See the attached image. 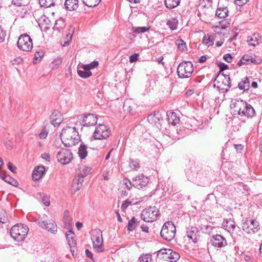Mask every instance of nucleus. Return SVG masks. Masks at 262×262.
Returning <instances> with one entry per match:
<instances>
[{
  "label": "nucleus",
  "instance_id": "20",
  "mask_svg": "<svg viewBox=\"0 0 262 262\" xmlns=\"http://www.w3.org/2000/svg\"><path fill=\"white\" fill-rule=\"evenodd\" d=\"M50 120L54 126H58L63 120L62 115L58 111H54L50 116Z\"/></svg>",
  "mask_w": 262,
  "mask_h": 262
},
{
  "label": "nucleus",
  "instance_id": "4",
  "mask_svg": "<svg viewBox=\"0 0 262 262\" xmlns=\"http://www.w3.org/2000/svg\"><path fill=\"white\" fill-rule=\"evenodd\" d=\"M141 218L146 222H151L157 220L159 216V211L155 206H149L143 210Z\"/></svg>",
  "mask_w": 262,
  "mask_h": 262
},
{
  "label": "nucleus",
  "instance_id": "12",
  "mask_svg": "<svg viewBox=\"0 0 262 262\" xmlns=\"http://www.w3.org/2000/svg\"><path fill=\"white\" fill-rule=\"evenodd\" d=\"M222 81H216L214 86H216L220 93H226L231 87L230 78L228 75H223Z\"/></svg>",
  "mask_w": 262,
  "mask_h": 262
},
{
  "label": "nucleus",
  "instance_id": "52",
  "mask_svg": "<svg viewBox=\"0 0 262 262\" xmlns=\"http://www.w3.org/2000/svg\"><path fill=\"white\" fill-rule=\"evenodd\" d=\"M98 65V62L97 61H94L92 62L90 64H84L83 65L85 68H87V70H89L90 71V70L95 68L97 67Z\"/></svg>",
  "mask_w": 262,
  "mask_h": 262
},
{
  "label": "nucleus",
  "instance_id": "64",
  "mask_svg": "<svg viewBox=\"0 0 262 262\" xmlns=\"http://www.w3.org/2000/svg\"><path fill=\"white\" fill-rule=\"evenodd\" d=\"M8 168L12 172H15V171L16 170V167H13L10 162H9L8 163Z\"/></svg>",
  "mask_w": 262,
  "mask_h": 262
},
{
  "label": "nucleus",
  "instance_id": "51",
  "mask_svg": "<svg viewBox=\"0 0 262 262\" xmlns=\"http://www.w3.org/2000/svg\"><path fill=\"white\" fill-rule=\"evenodd\" d=\"M40 196L41 198L42 201L46 206H49L50 204L49 198L44 193H40Z\"/></svg>",
  "mask_w": 262,
  "mask_h": 262
},
{
  "label": "nucleus",
  "instance_id": "57",
  "mask_svg": "<svg viewBox=\"0 0 262 262\" xmlns=\"http://www.w3.org/2000/svg\"><path fill=\"white\" fill-rule=\"evenodd\" d=\"M23 61V59L20 57H18L11 61L13 65H17Z\"/></svg>",
  "mask_w": 262,
  "mask_h": 262
},
{
  "label": "nucleus",
  "instance_id": "61",
  "mask_svg": "<svg viewBox=\"0 0 262 262\" xmlns=\"http://www.w3.org/2000/svg\"><path fill=\"white\" fill-rule=\"evenodd\" d=\"M23 0H12V4L15 6H20L22 5Z\"/></svg>",
  "mask_w": 262,
  "mask_h": 262
},
{
  "label": "nucleus",
  "instance_id": "32",
  "mask_svg": "<svg viewBox=\"0 0 262 262\" xmlns=\"http://www.w3.org/2000/svg\"><path fill=\"white\" fill-rule=\"evenodd\" d=\"M82 70L78 69L77 73L78 75L83 78H86L89 77L92 75V72L89 70H87V68H85L83 65L82 66Z\"/></svg>",
  "mask_w": 262,
  "mask_h": 262
},
{
  "label": "nucleus",
  "instance_id": "8",
  "mask_svg": "<svg viewBox=\"0 0 262 262\" xmlns=\"http://www.w3.org/2000/svg\"><path fill=\"white\" fill-rule=\"evenodd\" d=\"M243 230L247 233H254L259 229V223L258 221L250 218H246L242 225Z\"/></svg>",
  "mask_w": 262,
  "mask_h": 262
},
{
  "label": "nucleus",
  "instance_id": "34",
  "mask_svg": "<svg viewBox=\"0 0 262 262\" xmlns=\"http://www.w3.org/2000/svg\"><path fill=\"white\" fill-rule=\"evenodd\" d=\"M66 237L68 240V243L70 247L74 246L76 243L74 239V233L71 231L69 230L66 233Z\"/></svg>",
  "mask_w": 262,
  "mask_h": 262
},
{
  "label": "nucleus",
  "instance_id": "11",
  "mask_svg": "<svg viewBox=\"0 0 262 262\" xmlns=\"http://www.w3.org/2000/svg\"><path fill=\"white\" fill-rule=\"evenodd\" d=\"M56 157L58 162L63 165L69 164L73 159L72 152L66 149H60L57 152Z\"/></svg>",
  "mask_w": 262,
  "mask_h": 262
},
{
  "label": "nucleus",
  "instance_id": "43",
  "mask_svg": "<svg viewBox=\"0 0 262 262\" xmlns=\"http://www.w3.org/2000/svg\"><path fill=\"white\" fill-rule=\"evenodd\" d=\"M139 262H151V255L150 254H142L139 257Z\"/></svg>",
  "mask_w": 262,
  "mask_h": 262
},
{
  "label": "nucleus",
  "instance_id": "45",
  "mask_svg": "<svg viewBox=\"0 0 262 262\" xmlns=\"http://www.w3.org/2000/svg\"><path fill=\"white\" fill-rule=\"evenodd\" d=\"M129 167L134 170H137L139 168V162L138 160H130L129 163Z\"/></svg>",
  "mask_w": 262,
  "mask_h": 262
},
{
  "label": "nucleus",
  "instance_id": "49",
  "mask_svg": "<svg viewBox=\"0 0 262 262\" xmlns=\"http://www.w3.org/2000/svg\"><path fill=\"white\" fill-rule=\"evenodd\" d=\"M138 204L137 202L133 203L131 201H130L129 199H127L122 204L121 208L122 211H124L127 208V207L129 205H130L132 204L135 205V204Z\"/></svg>",
  "mask_w": 262,
  "mask_h": 262
},
{
  "label": "nucleus",
  "instance_id": "19",
  "mask_svg": "<svg viewBox=\"0 0 262 262\" xmlns=\"http://www.w3.org/2000/svg\"><path fill=\"white\" fill-rule=\"evenodd\" d=\"M241 113L238 114V115L244 116L247 117H251L254 116L255 112L254 109L252 106L246 102L244 104V106L242 107Z\"/></svg>",
  "mask_w": 262,
  "mask_h": 262
},
{
  "label": "nucleus",
  "instance_id": "5",
  "mask_svg": "<svg viewBox=\"0 0 262 262\" xmlns=\"http://www.w3.org/2000/svg\"><path fill=\"white\" fill-rule=\"evenodd\" d=\"M193 70V64L190 61H185L179 64L177 73L180 78H185L191 76Z\"/></svg>",
  "mask_w": 262,
  "mask_h": 262
},
{
  "label": "nucleus",
  "instance_id": "23",
  "mask_svg": "<svg viewBox=\"0 0 262 262\" xmlns=\"http://www.w3.org/2000/svg\"><path fill=\"white\" fill-rule=\"evenodd\" d=\"M187 236L193 243H196L199 237V231L197 228L191 227L190 229H188Z\"/></svg>",
  "mask_w": 262,
  "mask_h": 262
},
{
  "label": "nucleus",
  "instance_id": "55",
  "mask_svg": "<svg viewBox=\"0 0 262 262\" xmlns=\"http://www.w3.org/2000/svg\"><path fill=\"white\" fill-rule=\"evenodd\" d=\"M139 54L134 53L129 56V61L132 63L136 61L138 59Z\"/></svg>",
  "mask_w": 262,
  "mask_h": 262
},
{
  "label": "nucleus",
  "instance_id": "47",
  "mask_svg": "<svg viewBox=\"0 0 262 262\" xmlns=\"http://www.w3.org/2000/svg\"><path fill=\"white\" fill-rule=\"evenodd\" d=\"M9 219L6 212L0 211V222L4 224L8 222Z\"/></svg>",
  "mask_w": 262,
  "mask_h": 262
},
{
  "label": "nucleus",
  "instance_id": "7",
  "mask_svg": "<svg viewBox=\"0 0 262 262\" xmlns=\"http://www.w3.org/2000/svg\"><path fill=\"white\" fill-rule=\"evenodd\" d=\"M18 48L24 51H30L33 48V42L32 39L27 34L21 35L17 42Z\"/></svg>",
  "mask_w": 262,
  "mask_h": 262
},
{
  "label": "nucleus",
  "instance_id": "41",
  "mask_svg": "<svg viewBox=\"0 0 262 262\" xmlns=\"http://www.w3.org/2000/svg\"><path fill=\"white\" fill-rule=\"evenodd\" d=\"M138 224L137 220L135 217H133L128 222L127 229L129 231H132L136 228Z\"/></svg>",
  "mask_w": 262,
  "mask_h": 262
},
{
  "label": "nucleus",
  "instance_id": "63",
  "mask_svg": "<svg viewBox=\"0 0 262 262\" xmlns=\"http://www.w3.org/2000/svg\"><path fill=\"white\" fill-rule=\"evenodd\" d=\"M85 255L88 257L91 258V259H93V255L92 253L88 249L85 250Z\"/></svg>",
  "mask_w": 262,
  "mask_h": 262
},
{
  "label": "nucleus",
  "instance_id": "44",
  "mask_svg": "<svg viewBox=\"0 0 262 262\" xmlns=\"http://www.w3.org/2000/svg\"><path fill=\"white\" fill-rule=\"evenodd\" d=\"M149 29V28L146 27H133L132 29V31L134 33H136L138 34L144 33L147 31Z\"/></svg>",
  "mask_w": 262,
  "mask_h": 262
},
{
  "label": "nucleus",
  "instance_id": "60",
  "mask_svg": "<svg viewBox=\"0 0 262 262\" xmlns=\"http://www.w3.org/2000/svg\"><path fill=\"white\" fill-rule=\"evenodd\" d=\"M248 0H235V4L238 6H243L246 4Z\"/></svg>",
  "mask_w": 262,
  "mask_h": 262
},
{
  "label": "nucleus",
  "instance_id": "42",
  "mask_svg": "<svg viewBox=\"0 0 262 262\" xmlns=\"http://www.w3.org/2000/svg\"><path fill=\"white\" fill-rule=\"evenodd\" d=\"M101 0H82L83 4L89 7H94L97 6Z\"/></svg>",
  "mask_w": 262,
  "mask_h": 262
},
{
  "label": "nucleus",
  "instance_id": "39",
  "mask_svg": "<svg viewBox=\"0 0 262 262\" xmlns=\"http://www.w3.org/2000/svg\"><path fill=\"white\" fill-rule=\"evenodd\" d=\"M56 1V0H39L40 6L46 8L55 6Z\"/></svg>",
  "mask_w": 262,
  "mask_h": 262
},
{
  "label": "nucleus",
  "instance_id": "53",
  "mask_svg": "<svg viewBox=\"0 0 262 262\" xmlns=\"http://www.w3.org/2000/svg\"><path fill=\"white\" fill-rule=\"evenodd\" d=\"M6 36V31L0 26V43L3 42Z\"/></svg>",
  "mask_w": 262,
  "mask_h": 262
},
{
  "label": "nucleus",
  "instance_id": "29",
  "mask_svg": "<svg viewBox=\"0 0 262 262\" xmlns=\"http://www.w3.org/2000/svg\"><path fill=\"white\" fill-rule=\"evenodd\" d=\"M223 226L225 229L227 230L229 232L233 231L236 227L234 222L231 220H227L226 222H224Z\"/></svg>",
  "mask_w": 262,
  "mask_h": 262
},
{
  "label": "nucleus",
  "instance_id": "30",
  "mask_svg": "<svg viewBox=\"0 0 262 262\" xmlns=\"http://www.w3.org/2000/svg\"><path fill=\"white\" fill-rule=\"evenodd\" d=\"M92 170V168L91 167H88L86 166H82L79 169V173L78 175L79 176H82V177H85L87 175L91 173Z\"/></svg>",
  "mask_w": 262,
  "mask_h": 262
},
{
  "label": "nucleus",
  "instance_id": "18",
  "mask_svg": "<svg viewBox=\"0 0 262 262\" xmlns=\"http://www.w3.org/2000/svg\"><path fill=\"white\" fill-rule=\"evenodd\" d=\"M245 102L246 101L241 99H234L231 100L230 107L233 115H238L239 113H241L242 107L244 106Z\"/></svg>",
  "mask_w": 262,
  "mask_h": 262
},
{
  "label": "nucleus",
  "instance_id": "58",
  "mask_svg": "<svg viewBox=\"0 0 262 262\" xmlns=\"http://www.w3.org/2000/svg\"><path fill=\"white\" fill-rule=\"evenodd\" d=\"M218 66L220 68V71H224L228 69V66L223 62H220Z\"/></svg>",
  "mask_w": 262,
  "mask_h": 262
},
{
  "label": "nucleus",
  "instance_id": "14",
  "mask_svg": "<svg viewBox=\"0 0 262 262\" xmlns=\"http://www.w3.org/2000/svg\"><path fill=\"white\" fill-rule=\"evenodd\" d=\"M148 183V179L142 174H139L132 179V184L138 189L145 187Z\"/></svg>",
  "mask_w": 262,
  "mask_h": 262
},
{
  "label": "nucleus",
  "instance_id": "35",
  "mask_svg": "<svg viewBox=\"0 0 262 262\" xmlns=\"http://www.w3.org/2000/svg\"><path fill=\"white\" fill-rule=\"evenodd\" d=\"M87 147L86 146L83 144H81L78 150V155L81 159H84L87 156Z\"/></svg>",
  "mask_w": 262,
  "mask_h": 262
},
{
  "label": "nucleus",
  "instance_id": "15",
  "mask_svg": "<svg viewBox=\"0 0 262 262\" xmlns=\"http://www.w3.org/2000/svg\"><path fill=\"white\" fill-rule=\"evenodd\" d=\"M38 225L42 228L53 234H55L57 231V225L53 221L50 220L47 222L39 220L38 222Z\"/></svg>",
  "mask_w": 262,
  "mask_h": 262
},
{
  "label": "nucleus",
  "instance_id": "28",
  "mask_svg": "<svg viewBox=\"0 0 262 262\" xmlns=\"http://www.w3.org/2000/svg\"><path fill=\"white\" fill-rule=\"evenodd\" d=\"M83 180L84 177L78 175V178H75L73 180L72 187L74 188L76 190H79L82 185Z\"/></svg>",
  "mask_w": 262,
  "mask_h": 262
},
{
  "label": "nucleus",
  "instance_id": "27",
  "mask_svg": "<svg viewBox=\"0 0 262 262\" xmlns=\"http://www.w3.org/2000/svg\"><path fill=\"white\" fill-rule=\"evenodd\" d=\"M72 219L70 215V212L68 210H66L63 213V222L64 227L69 229L71 227Z\"/></svg>",
  "mask_w": 262,
  "mask_h": 262
},
{
  "label": "nucleus",
  "instance_id": "16",
  "mask_svg": "<svg viewBox=\"0 0 262 262\" xmlns=\"http://www.w3.org/2000/svg\"><path fill=\"white\" fill-rule=\"evenodd\" d=\"M260 60L258 59L254 55H244L238 61L237 64L239 66L242 64H249L250 63L258 64L260 63Z\"/></svg>",
  "mask_w": 262,
  "mask_h": 262
},
{
  "label": "nucleus",
  "instance_id": "3",
  "mask_svg": "<svg viewBox=\"0 0 262 262\" xmlns=\"http://www.w3.org/2000/svg\"><path fill=\"white\" fill-rule=\"evenodd\" d=\"M176 233V228L174 224L171 221H168L162 226L160 235L163 239L170 241L175 237Z\"/></svg>",
  "mask_w": 262,
  "mask_h": 262
},
{
  "label": "nucleus",
  "instance_id": "50",
  "mask_svg": "<svg viewBox=\"0 0 262 262\" xmlns=\"http://www.w3.org/2000/svg\"><path fill=\"white\" fill-rule=\"evenodd\" d=\"M62 62V58L61 57H57L55 58L54 61L51 63L52 68H57Z\"/></svg>",
  "mask_w": 262,
  "mask_h": 262
},
{
  "label": "nucleus",
  "instance_id": "21",
  "mask_svg": "<svg viewBox=\"0 0 262 262\" xmlns=\"http://www.w3.org/2000/svg\"><path fill=\"white\" fill-rule=\"evenodd\" d=\"M147 120L149 123L156 125L158 128H159V126H161L160 122L162 120V119L159 113H157L151 114L148 115Z\"/></svg>",
  "mask_w": 262,
  "mask_h": 262
},
{
  "label": "nucleus",
  "instance_id": "54",
  "mask_svg": "<svg viewBox=\"0 0 262 262\" xmlns=\"http://www.w3.org/2000/svg\"><path fill=\"white\" fill-rule=\"evenodd\" d=\"M67 37L68 38V39L67 41H64V43H63L62 46L64 47L68 46L70 44V43L71 42V41L72 38V33H71V32H69L67 35Z\"/></svg>",
  "mask_w": 262,
  "mask_h": 262
},
{
  "label": "nucleus",
  "instance_id": "6",
  "mask_svg": "<svg viewBox=\"0 0 262 262\" xmlns=\"http://www.w3.org/2000/svg\"><path fill=\"white\" fill-rule=\"evenodd\" d=\"M157 256L170 262H176L180 258L179 254L170 249H162L158 251Z\"/></svg>",
  "mask_w": 262,
  "mask_h": 262
},
{
  "label": "nucleus",
  "instance_id": "38",
  "mask_svg": "<svg viewBox=\"0 0 262 262\" xmlns=\"http://www.w3.org/2000/svg\"><path fill=\"white\" fill-rule=\"evenodd\" d=\"M214 38L211 35H205L203 38V43L207 45L208 47L212 46L213 44Z\"/></svg>",
  "mask_w": 262,
  "mask_h": 262
},
{
  "label": "nucleus",
  "instance_id": "33",
  "mask_svg": "<svg viewBox=\"0 0 262 262\" xmlns=\"http://www.w3.org/2000/svg\"><path fill=\"white\" fill-rule=\"evenodd\" d=\"M249 78L245 77L238 83V87L241 90L247 91L249 88Z\"/></svg>",
  "mask_w": 262,
  "mask_h": 262
},
{
  "label": "nucleus",
  "instance_id": "24",
  "mask_svg": "<svg viewBox=\"0 0 262 262\" xmlns=\"http://www.w3.org/2000/svg\"><path fill=\"white\" fill-rule=\"evenodd\" d=\"M45 168L43 166L36 167L32 173V178L34 181H38L41 179L45 173Z\"/></svg>",
  "mask_w": 262,
  "mask_h": 262
},
{
  "label": "nucleus",
  "instance_id": "25",
  "mask_svg": "<svg viewBox=\"0 0 262 262\" xmlns=\"http://www.w3.org/2000/svg\"><path fill=\"white\" fill-rule=\"evenodd\" d=\"M167 116L169 124H171L172 125L174 126L179 123L180 118L175 113L171 112H168L167 113Z\"/></svg>",
  "mask_w": 262,
  "mask_h": 262
},
{
  "label": "nucleus",
  "instance_id": "48",
  "mask_svg": "<svg viewBox=\"0 0 262 262\" xmlns=\"http://www.w3.org/2000/svg\"><path fill=\"white\" fill-rule=\"evenodd\" d=\"M213 228L210 225H202L201 226V229L203 231V232L207 234H210Z\"/></svg>",
  "mask_w": 262,
  "mask_h": 262
},
{
  "label": "nucleus",
  "instance_id": "26",
  "mask_svg": "<svg viewBox=\"0 0 262 262\" xmlns=\"http://www.w3.org/2000/svg\"><path fill=\"white\" fill-rule=\"evenodd\" d=\"M64 6L69 11L74 10L78 7V0H66Z\"/></svg>",
  "mask_w": 262,
  "mask_h": 262
},
{
  "label": "nucleus",
  "instance_id": "13",
  "mask_svg": "<svg viewBox=\"0 0 262 262\" xmlns=\"http://www.w3.org/2000/svg\"><path fill=\"white\" fill-rule=\"evenodd\" d=\"M80 119L81 120L80 124L84 126H94L97 123V117L94 114H88L80 116Z\"/></svg>",
  "mask_w": 262,
  "mask_h": 262
},
{
  "label": "nucleus",
  "instance_id": "1",
  "mask_svg": "<svg viewBox=\"0 0 262 262\" xmlns=\"http://www.w3.org/2000/svg\"><path fill=\"white\" fill-rule=\"evenodd\" d=\"M62 144L66 147H72L80 141L79 134L75 127H67L60 134Z\"/></svg>",
  "mask_w": 262,
  "mask_h": 262
},
{
  "label": "nucleus",
  "instance_id": "56",
  "mask_svg": "<svg viewBox=\"0 0 262 262\" xmlns=\"http://www.w3.org/2000/svg\"><path fill=\"white\" fill-rule=\"evenodd\" d=\"M223 59L228 63H231L232 61V57L230 54H225L224 55Z\"/></svg>",
  "mask_w": 262,
  "mask_h": 262
},
{
  "label": "nucleus",
  "instance_id": "2",
  "mask_svg": "<svg viewBox=\"0 0 262 262\" xmlns=\"http://www.w3.org/2000/svg\"><path fill=\"white\" fill-rule=\"evenodd\" d=\"M29 228L26 225L17 224L11 227L10 233L11 236L16 242L24 241L28 234Z\"/></svg>",
  "mask_w": 262,
  "mask_h": 262
},
{
  "label": "nucleus",
  "instance_id": "10",
  "mask_svg": "<svg viewBox=\"0 0 262 262\" xmlns=\"http://www.w3.org/2000/svg\"><path fill=\"white\" fill-rule=\"evenodd\" d=\"M92 240L93 242V246L96 251L98 252H103L104 248L103 247V238L102 232L100 230H97L93 234Z\"/></svg>",
  "mask_w": 262,
  "mask_h": 262
},
{
  "label": "nucleus",
  "instance_id": "62",
  "mask_svg": "<svg viewBox=\"0 0 262 262\" xmlns=\"http://www.w3.org/2000/svg\"><path fill=\"white\" fill-rule=\"evenodd\" d=\"M41 157L42 159L46 160L48 161H50V156L48 153L45 152L41 154Z\"/></svg>",
  "mask_w": 262,
  "mask_h": 262
},
{
  "label": "nucleus",
  "instance_id": "59",
  "mask_svg": "<svg viewBox=\"0 0 262 262\" xmlns=\"http://www.w3.org/2000/svg\"><path fill=\"white\" fill-rule=\"evenodd\" d=\"M213 31L215 32L217 34H219L220 35H222V34L224 35V33H222L221 32L222 30H221L220 27H218L217 26H214L213 27Z\"/></svg>",
  "mask_w": 262,
  "mask_h": 262
},
{
  "label": "nucleus",
  "instance_id": "22",
  "mask_svg": "<svg viewBox=\"0 0 262 262\" xmlns=\"http://www.w3.org/2000/svg\"><path fill=\"white\" fill-rule=\"evenodd\" d=\"M261 40V37L258 33H254L247 37V42L249 46L255 47L258 45Z\"/></svg>",
  "mask_w": 262,
  "mask_h": 262
},
{
  "label": "nucleus",
  "instance_id": "46",
  "mask_svg": "<svg viewBox=\"0 0 262 262\" xmlns=\"http://www.w3.org/2000/svg\"><path fill=\"white\" fill-rule=\"evenodd\" d=\"M178 21L176 19H171L168 20L167 25L171 30H174L177 27Z\"/></svg>",
  "mask_w": 262,
  "mask_h": 262
},
{
  "label": "nucleus",
  "instance_id": "37",
  "mask_svg": "<svg viewBox=\"0 0 262 262\" xmlns=\"http://www.w3.org/2000/svg\"><path fill=\"white\" fill-rule=\"evenodd\" d=\"M180 0H165L164 3L166 8L173 9L179 5Z\"/></svg>",
  "mask_w": 262,
  "mask_h": 262
},
{
  "label": "nucleus",
  "instance_id": "9",
  "mask_svg": "<svg viewBox=\"0 0 262 262\" xmlns=\"http://www.w3.org/2000/svg\"><path fill=\"white\" fill-rule=\"evenodd\" d=\"M110 134V130L106 125L99 124L96 127L93 137L95 140H102L108 138Z\"/></svg>",
  "mask_w": 262,
  "mask_h": 262
},
{
  "label": "nucleus",
  "instance_id": "40",
  "mask_svg": "<svg viewBox=\"0 0 262 262\" xmlns=\"http://www.w3.org/2000/svg\"><path fill=\"white\" fill-rule=\"evenodd\" d=\"M176 45H177L179 50L181 51H185L187 49L186 42L182 39H178L176 40Z\"/></svg>",
  "mask_w": 262,
  "mask_h": 262
},
{
  "label": "nucleus",
  "instance_id": "36",
  "mask_svg": "<svg viewBox=\"0 0 262 262\" xmlns=\"http://www.w3.org/2000/svg\"><path fill=\"white\" fill-rule=\"evenodd\" d=\"M0 178L4 180L6 182L14 186L15 185V184L17 183L14 179H12L9 176H6L5 174V172L3 171H0Z\"/></svg>",
  "mask_w": 262,
  "mask_h": 262
},
{
  "label": "nucleus",
  "instance_id": "31",
  "mask_svg": "<svg viewBox=\"0 0 262 262\" xmlns=\"http://www.w3.org/2000/svg\"><path fill=\"white\" fill-rule=\"evenodd\" d=\"M228 13V9L226 7H218L215 15L220 18H224L227 16Z\"/></svg>",
  "mask_w": 262,
  "mask_h": 262
},
{
  "label": "nucleus",
  "instance_id": "17",
  "mask_svg": "<svg viewBox=\"0 0 262 262\" xmlns=\"http://www.w3.org/2000/svg\"><path fill=\"white\" fill-rule=\"evenodd\" d=\"M210 243L213 246L220 248L227 245L226 239L219 234L213 235L210 239Z\"/></svg>",
  "mask_w": 262,
  "mask_h": 262
}]
</instances>
